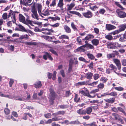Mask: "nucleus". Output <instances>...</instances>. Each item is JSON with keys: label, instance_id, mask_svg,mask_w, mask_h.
<instances>
[{"label": "nucleus", "instance_id": "obj_1", "mask_svg": "<svg viewBox=\"0 0 126 126\" xmlns=\"http://www.w3.org/2000/svg\"><path fill=\"white\" fill-rule=\"evenodd\" d=\"M85 90V91L82 90H80L79 93L85 96H87L89 98H92L95 97L96 95L95 93L99 91V89H96L91 91L90 93H89V90L85 87L83 88Z\"/></svg>", "mask_w": 126, "mask_h": 126}, {"label": "nucleus", "instance_id": "obj_2", "mask_svg": "<svg viewBox=\"0 0 126 126\" xmlns=\"http://www.w3.org/2000/svg\"><path fill=\"white\" fill-rule=\"evenodd\" d=\"M75 4L74 2H72L70 4H68V7L67 8V11H69V13L73 15H76L82 18V16L80 13L78 12L75 11H70L75 6Z\"/></svg>", "mask_w": 126, "mask_h": 126}, {"label": "nucleus", "instance_id": "obj_3", "mask_svg": "<svg viewBox=\"0 0 126 126\" xmlns=\"http://www.w3.org/2000/svg\"><path fill=\"white\" fill-rule=\"evenodd\" d=\"M117 70V68L116 66L113 64H110L109 66V68L107 69L106 73L108 74H110L112 71L116 73V71Z\"/></svg>", "mask_w": 126, "mask_h": 126}, {"label": "nucleus", "instance_id": "obj_4", "mask_svg": "<svg viewBox=\"0 0 126 126\" xmlns=\"http://www.w3.org/2000/svg\"><path fill=\"white\" fill-rule=\"evenodd\" d=\"M116 12L118 16L120 18H124L126 17V13L123 11L119 9H117L116 11Z\"/></svg>", "mask_w": 126, "mask_h": 126}, {"label": "nucleus", "instance_id": "obj_5", "mask_svg": "<svg viewBox=\"0 0 126 126\" xmlns=\"http://www.w3.org/2000/svg\"><path fill=\"white\" fill-rule=\"evenodd\" d=\"M119 54V53L117 51H113V52L108 54H107V57L108 59H112L116 57V56L118 55Z\"/></svg>", "mask_w": 126, "mask_h": 126}, {"label": "nucleus", "instance_id": "obj_6", "mask_svg": "<svg viewBox=\"0 0 126 126\" xmlns=\"http://www.w3.org/2000/svg\"><path fill=\"white\" fill-rule=\"evenodd\" d=\"M82 14L85 17L87 18H91L93 16L92 13L89 10H88L87 12L83 13Z\"/></svg>", "mask_w": 126, "mask_h": 126}, {"label": "nucleus", "instance_id": "obj_7", "mask_svg": "<svg viewBox=\"0 0 126 126\" xmlns=\"http://www.w3.org/2000/svg\"><path fill=\"white\" fill-rule=\"evenodd\" d=\"M63 119L62 118L59 117H54L52 118L51 119H49L45 122V123L46 124H50L51 123L52 121H56L61 120Z\"/></svg>", "mask_w": 126, "mask_h": 126}, {"label": "nucleus", "instance_id": "obj_8", "mask_svg": "<svg viewBox=\"0 0 126 126\" xmlns=\"http://www.w3.org/2000/svg\"><path fill=\"white\" fill-rule=\"evenodd\" d=\"M113 61L117 67L118 70H120L121 68V64L120 60L114 58Z\"/></svg>", "mask_w": 126, "mask_h": 126}, {"label": "nucleus", "instance_id": "obj_9", "mask_svg": "<svg viewBox=\"0 0 126 126\" xmlns=\"http://www.w3.org/2000/svg\"><path fill=\"white\" fill-rule=\"evenodd\" d=\"M120 38L119 39V41L122 42H124L126 41V31L123 34L119 35Z\"/></svg>", "mask_w": 126, "mask_h": 126}, {"label": "nucleus", "instance_id": "obj_10", "mask_svg": "<svg viewBox=\"0 0 126 126\" xmlns=\"http://www.w3.org/2000/svg\"><path fill=\"white\" fill-rule=\"evenodd\" d=\"M116 27L115 26L110 24L106 25V30L110 31L115 29Z\"/></svg>", "mask_w": 126, "mask_h": 126}, {"label": "nucleus", "instance_id": "obj_11", "mask_svg": "<svg viewBox=\"0 0 126 126\" xmlns=\"http://www.w3.org/2000/svg\"><path fill=\"white\" fill-rule=\"evenodd\" d=\"M89 80L79 82L76 83V86H81L83 85H88V83H89Z\"/></svg>", "mask_w": 126, "mask_h": 126}, {"label": "nucleus", "instance_id": "obj_12", "mask_svg": "<svg viewBox=\"0 0 126 126\" xmlns=\"http://www.w3.org/2000/svg\"><path fill=\"white\" fill-rule=\"evenodd\" d=\"M49 91L50 94V99L55 100L56 97V94L54 90L51 88L49 90Z\"/></svg>", "mask_w": 126, "mask_h": 126}, {"label": "nucleus", "instance_id": "obj_13", "mask_svg": "<svg viewBox=\"0 0 126 126\" xmlns=\"http://www.w3.org/2000/svg\"><path fill=\"white\" fill-rule=\"evenodd\" d=\"M94 38V36L93 34H88L83 39V40L84 41H86L88 42L91 39H93Z\"/></svg>", "mask_w": 126, "mask_h": 126}, {"label": "nucleus", "instance_id": "obj_14", "mask_svg": "<svg viewBox=\"0 0 126 126\" xmlns=\"http://www.w3.org/2000/svg\"><path fill=\"white\" fill-rule=\"evenodd\" d=\"M85 44L84 45V46H85V47L88 48V49H94V46L91 44H89L88 41H84Z\"/></svg>", "mask_w": 126, "mask_h": 126}, {"label": "nucleus", "instance_id": "obj_15", "mask_svg": "<svg viewBox=\"0 0 126 126\" xmlns=\"http://www.w3.org/2000/svg\"><path fill=\"white\" fill-rule=\"evenodd\" d=\"M32 0H19L20 3L23 5H29L28 3H30Z\"/></svg>", "mask_w": 126, "mask_h": 126}, {"label": "nucleus", "instance_id": "obj_16", "mask_svg": "<svg viewBox=\"0 0 126 126\" xmlns=\"http://www.w3.org/2000/svg\"><path fill=\"white\" fill-rule=\"evenodd\" d=\"M45 54L43 56V58L44 60H47V57L49 60L51 61L53 60V58L49 53L47 52H45Z\"/></svg>", "mask_w": 126, "mask_h": 126}, {"label": "nucleus", "instance_id": "obj_17", "mask_svg": "<svg viewBox=\"0 0 126 126\" xmlns=\"http://www.w3.org/2000/svg\"><path fill=\"white\" fill-rule=\"evenodd\" d=\"M36 6L37 8L38 11L39 15L42 17H43V16L41 15V11L42 8V5L41 4L37 3L36 4Z\"/></svg>", "mask_w": 126, "mask_h": 126}, {"label": "nucleus", "instance_id": "obj_18", "mask_svg": "<svg viewBox=\"0 0 126 126\" xmlns=\"http://www.w3.org/2000/svg\"><path fill=\"white\" fill-rule=\"evenodd\" d=\"M65 113V111H59L56 112L55 113H52V115L55 117H59V116H57L58 115H64Z\"/></svg>", "mask_w": 126, "mask_h": 126}, {"label": "nucleus", "instance_id": "obj_19", "mask_svg": "<svg viewBox=\"0 0 126 126\" xmlns=\"http://www.w3.org/2000/svg\"><path fill=\"white\" fill-rule=\"evenodd\" d=\"M19 20L20 21L24 24H26V22L25 21V18L21 14H19Z\"/></svg>", "mask_w": 126, "mask_h": 126}, {"label": "nucleus", "instance_id": "obj_20", "mask_svg": "<svg viewBox=\"0 0 126 126\" xmlns=\"http://www.w3.org/2000/svg\"><path fill=\"white\" fill-rule=\"evenodd\" d=\"M31 12L33 13V14L32 15V17L34 18H35L37 20H38L39 16L37 13V11L36 10L33 11H31Z\"/></svg>", "mask_w": 126, "mask_h": 126}, {"label": "nucleus", "instance_id": "obj_21", "mask_svg": "<svg viewBox=\"0 0 126 126\" xmlns=\"http://www.w3.org/2000/svg\"><path fill=\"white\" fill-rule=\"evenodd\" d=\"M104 100L106 102L111 104L113 103L115 101V99L114 97L110 98L109 99H104Z\"/></svg>", "mask_w": 126, "mask_h": 126}, {"label": "nucleus", "instance_id": "obj_22", "mask_svg": "<svg viewBox=\"0 0 126 126\" xmlns=\"http://www.w3.org/2000/svg\"><path fill=\"white\" fill-rule=\"evenodd\" d=\"M119 29L118 30L120 32L125 30L126 28V23L123 24L119 27Z\"/></svg>", "mask_w": 126, "mask_h": 126}, {"label": "nucleus", "instance_id": "obj_23", "mask_svg": "<svg viewBox=\"0 0 126 126\" xmlns=\"http://www.w3.org/2000/svg\"><path fill=\"white\" fill-rule=\"evenodd\" d=\"M63 0H59L57 4V6L60 8L61 10H63V8L64 4L63 2Z\"/></svg>", "mask_w": 126, "mask_h": 126}, {"label": "nucleus", "instance_id": "obj_24", "mask_svg": "<svg viewBox=\"0 0 126 126\" xmlns=\"http://www.w3.org/2000/svg\"><path fill=\"white\" fill-rule=\"evenodd\" d=\"M93 75V74L92 72H88L85 74V77L87 79H91L92 78Z\"/></svg>", "mask_w": 126, "mask_h": 126}, {"label": "nucleus", "instance_id": "obj_25", "mask_svg": "<svg viewBox=\"0 0 126 126\" xmlns=\"http://www.w3.org/2000/svg\"><path fill=\"white\" fill-rule=\"evenodd\" d=\"M99 40L97 39H94L92 40L91 43L93 46H97L99 44Z\"/></svg>", "mask_w": 126, "mask_h": 126}, {"label": "nucleus", "instance_id": "obj_26", "mask_svg": "<svg viewBox=\"0 0 126 126\" xmlns=\"http://www.w3.org/2000/svg\"><path fill=\"white\" fill-rule=\"evenodd\" d=\"M34 85V87L36 88H40L42 86V84L40 81H37Z\"/></svg>", "mask_w": 126, "mask_h": 126}, {"label": "nucleus", "instance_id": "obj_27", "mask_svg": "<svg viewBox=\"0 0 126 126\" xmlns=\"http://www.w3.org/2000/svg\"><path fill=\"white\" fill-rule=\"evenodd\" d=\"M85 111V115L86 114L90 115L91 114L92 111V108L91 107H88L86 109Z\"/></svg>", "mask_w": 126, "mask_h": 126}, {"label": "nucleus", "instance_id": "obj_28", "mask_svg": "<svg viewBox=\"0 0 126 126\" xmlns=\"http://www.w3.org/2000/svg\"><path fill=\"white\" fill-rule=\"evenodd\" d=\"M77 112L79 115H85V110H83L82 109H79L77 111Z\"/></svg>", "mask_w": 126, "mask_h": 126}, {"label": "nucleus", "instance_id": "obj_29", "mask_svg": "<svg viewBox=\"0 0 126 126\" xmlns=\"http://www.w3.org/2000/svg\"><path fill=\"white\" fill-rule=\"evenodd\" d=\"M64 29L65 32L67 33H70L71 32L70 28L66 25H64Z\"/></svg>", "mask_w": 126, "mask_h": 126}, {"label": "nucleus", "instance_id": "obj_30", "mask_svg": "<svg viewBox=\"0 0 126 126\" xmlns=\"http://www.w3.org/2000/svg\"><path fill=\"white\" fill-rule=\"evenodd\" d=\"M107 48L111 49H114L113 45V42H110L107 45Z\"/></svg>", "mask_w": 126, "mask_h": 126}, {"label": "nucleus", "instance_id": "obj_31", "mask_svg": "<svg viewBox=\"0 0 126 126\" xmlns=\"http://www.w3.org/2000/svg\"><path fill=\"white\" fill-rule=\"evenodd\" d=\"M83 124L84 126H97L96 122H93L89 124H87L85 123Z\"/></svg>", "mask_w": 126, "mask_h": 126}, {"label": "nucleus", "instance_id": "obj_32", "mask_svg": "<svg viewBox=\"0 0 126 126\" xmlns=\"http://www.w3.org/2000/svg\"><path fill=\"white\" fill-rule=\"evenodd\" d=\"M78 94H75L74 100V102L76 103L79 102L80 101V98H78Z\"/></svg>", "mask_w": 126, "mask_h": 126}, {"label": "nucleus", "instance_id": "obj_33", "mask_svg": "<svg viewBox=\"0 0 126 126\" xmlns=\"http://www.w3.org/2000/svg\"><path fill=\"white\" fill-rule=\"evenodd\" d=\"M92 4L91 3H89V8L92 10L94 11L95 10L97 9L98 8V6H97L96 5L92 6Z\"/></svg>", "mask_w": 126, "mask_h": 126}, {"label": "nucleus", "instance_id": "obj_34", "mask_svg": "<svg viewBox=\"0 0 126 126\" xmlns=\"http://www.w3.org/2000/svg\"><path fill=\"white\" fill-rule=\"evenodd\" d=\"M113 45L114 49L118 48L121 47V45L118 42H113Z\"/></svg>", "mask_w": 126, "mask_h": 126}, {"label": "nucleus", "instance_id": "obj_35", "mask_svg": "<svg viewBox=\"0 0 126 126\" xmlns=\"http://www.w3.org/2000/svg\"><path fill=\"white\" fill-rule=\"evenodd\" d=\"M117 108L118 111H119L123 113L124 115L126 116V112H125L124 109L120 107H118Z\"/></svg>", "mask_w": 126, "mask_h": 126}, {"label": "nucleus", "instance_id": "obj_36", "mask_svg": "<svg viewBox=\"0 0 126 126\" xmlns=\"http://www.w3.org/2000/svg\"><path fill=\"white\" fill-rule=\"evenodd\" d=\"M87 55L89 59L91 60H93L95 59L94 56L91 54L88 53Z\"/></svg>", "mask_w": 126, "mask_h": 126}, {"label": "nucleus", "instance_id": "obj_37", "mask_svg": "<svg viewBox=\"0 0 126 126\" xmlns=\"http://www.w3.org/2000/svg\"><path fill=\"white\" fill-rule=\"evenodd\" d=\"M81 37L80 36H79L76 39V41L78 42L79 44V45H82L83 44L82 43V41H81Z\"/></svg>", "mask_w": 126, "mask_h": 126}, {"label": "nucleus", "instance_id": "obj_38", "mask_svg": "<svg viewBox=\"0 0 126 126\" xmlns=\"http://www.w3.org/2000/svg\"><path fill=\"white\" fill-rule=\"evenodd\" d=\"M16 15L15 14V13L14 12H13L12 14V16L11 17L12 19V21L13 23H14L16 22Z\"/></svg>", "mask_w": 126, "mask_h": 126}, {"label": "nucleus", "instance_id": "obj_39", "mask_svg": "<svg viewBox=\"0 0 126 126\" xmlns=\"http://www.w3.org/2000/svg\"><path fill=\"white\" fill-rule=\"evenodd\" d=\"M25 44L26 45H37V43L34 42H26L25 43Z\"/></svg>", "mask_w": 126, "mask_h": 126}, {"label": "nucleus", "instance_id": "obj_40", "mask_svg": "<svg viewBox=\"0 0 126 126\" xmlns=\"http://www.w3.org/2000/svg\"><path fill=\"white\" fill-rule=\"evenodd\" d=\"M90 2V0H85L83 1L82 3V4L83 5H85V6L88 5H89V2Z\"/></svg>", "mask_w": 126, "mask_h": 126}, {"label": "nucleus", "instance_id": "obj_41", "mask_svg": "<svg viewBox=\"0 0 126 126\" xmlns=\"http://www.w3.org/2000/svg\"><path fill=\"white\" fill-rule=\"evenodd\" d=\"M93 79L95 80L97 79L100 77V75L98 73L94 74L93 75Z\"/></svg>", "mask_w": 126, "mask_h": 126}, {"label": "nucleus", "instance_id": "obj_42", "mask_svg": "<svg viewBox=\"0 0 126 126\" xmlns=\"http://www.w3.org/2000/svg\"><path fill=\"white\" fill-rule=\"evenodd\" d=\"M104 87V85L103 83H100L97 86L98 89H103Z\"/></svg>", "mask_w": 126, "mask_h": 126}, {"label": "nucleus", "instance_id": "obj_43", "mask_svg": "<svg viewBox=\"0 0 126 126\" xmlns=\"http://www.w3.org/2000/svg\"><path fill=\"white\" fill-rule=\"evenodd\" d=\"M105 38L109 41L112 40L113 39L112 36L110 35H108L106 36Z\"/></svg>", "mask_w": 126, "mask_h": 126}, {"label": "nucleus", "instance_id": "obj_44", "mask_svg": "<svg viewBox=\"0 0 126 126\" xmlns=\"http://www.w3.org/2000/svg\"><path fill=\"white\" fill-rule=\"evenodd\" d=\"M100 81H102L103 83H106L108 80V79L104 77H102L100 79Z\"/></svg>", "mask_w": 126, "mask_h": 126}, {"label": "nucleus", "instance_id": "obj_45", "mask_svg": "<svg viewBox=\"0 0 126 126\" xmlns=\"http://www.w3.org/2000/svg\"><path fill=\"white\" fill-rule=\"evenodd\" d=\"M41 15H43L45 16H47L49 15H50V13L48 11V10L47 9L44 12V13H41Z\"/></svg>", "mask_w": 126, "mask_h": 126}, {"label": "nucleus", "instance_id": "obj_46", "mask_svg": "<svg viewBox=\"0 0 126 126\" xmlns=\"http://www.w3.org/2000/svg\"><path fill=\"white\" fill-rule=\"evenodd\" d=\"M18 26L21 31L22 32H26L27 31L25 28L21 25H19Z\"/></svg>", "mask_w": 126, "mask_h": 126}, {"label": "nucleus", "instance_id": "obj_47", "mask_svg": "<svg viewBox=\"0 0 126 126\" xmlns=\"http://www.w3.org/2000/svg\"><path fill=\"white\" fill-rule=\"evenodd\" d=\"M114 3L115 5H116L117 6L120 8L122 10H124V8L119 3V2L117 1H115Z\"/></svg>", "mask_w": 126, "mask_h": 126}, {"label": "nucleus", "instance_id": "obj_48", "mask_svg": "<svg viewBox=\"0 0 126 126\" xmlns=\"http://www.w3.org/2000/svg\"><path fill=\"white\" fill-rule=\"evenodd\" d=\"M114 88L115 90L119 91H121L124 90V88L120 86L119 87H115Z\"/></svg>", "mask_w": 126, "mask_h": 126}, {"label": "nucleus", "instance_id": "obj_49", "mask_svg": "<svg viewBox=\"0 0 126 126\" xmlns=\"http://www.w3.org/2000/svg\"><path fill=\"white\" fill-rule=\"evenodd\" d=\"M69 38V37L65 35H63L59 37V39H68Z\"/></svg>", "mask_w": 126, "mask_h": 126}, {"label": "nucleus", "instance_id": "obj_50", "mask_svg": "<svg viewBox=\"0 0 126 126\" xmlns=\"http://www.w3.org/2000/svg\"><path fill=\"white\" fill-rule=\"evenodd\" d=\"M72 64L70 63H69V68L68 69V72L70 73L72 70Z\"/></svg>", "mask_w": 126, "mask_h": 126}, {"label": "nucleus", "instance_id": "obj_51", "mask_svg": "<svg viewBox=\"0 0 126 126\" xmlns=\"http://www.w3.org/2000/svg\"><path fill=\"white\" fill-rule=\"evenodd\" d=\"M71 26L72 28L74 30H78V29L76 26V25L74 24L73 22L71 23Z\"/></svg>", "mask_w": 126, "mask_h": 126}, {"label": "nucleus", "instance_id": "obj_52", "mask_svg": "<svg viewBox=\"0 0 126 126\" xmlns=\"http://www.w3.org/2000/svg\"><path fill=\"white\" fill-rule=\"evenodd\" d=\"M117 95V92L115 91H113L110 93H109V95L114 96H116Z\"/></svg>", "mask_w": 126, "mask_h": 126}, {"label": "nucleus", "instance_id": "obj_53", "mask_svg": "<svg viewBox=\"0 0 126 126\" xmlns=\"http://www.w3.org/2000/svg\"><path fill=\"white\" fill-rule=\"evenodd\" d=\"M79 60L80 61H82L85 63H89V61H86L84 58L82 57H79Z\"/></svg>", "mask_w": 126, "mask_h": 126}, {"label": "nucleus", "instance_id": "obj_54", "mask_svg": "<svg viewBox=\"0 0 126 126\" xmlns=\"http://www.w3.org/2000/svg\"><path fill=\"white\" fill-rule=\"evenodd\" d=\"M35 2H34L33 4V5L31 7V11L37 10L35 8Z\"/></svg>", "mask_w": 126, "mask_h": 126}, {"label": "nucleus", "instance_id": "obj_55", "mask_svg": "<svg viewBox=\"0 0 126 126\" xmlns=\"http://www.w3.org/2000/svg\"><path fill=\"white\" fill-rule=\"evenodd\" d=\"M98 83V81H94L92 82V83H88V86H93L94 85H95L97 84Z\"/></svg>", "mask_w": 126, "mask_h": 126}, {"label": "nucleus", "instance_id": "obj_56", "mask_svg": "<svg viewBox=\"0 0 126 126\" xmlns=\"http://www.w3.org/2000/svg\"><path fill=\"white\" fill-rule=\"evenodd\" d=\"M44 116L47 118H51V114L50 113L45 114H44Z\"/></svg>", "mask_w": 126, "mask_h": 126}, {"label": "nucleus", "instance_id": "obj_57", "mask_svg": "<svg viewBox=\"0 0 126 126\" xmlns=\"http://www.w3.org/2000/svg\"><path fill=\"white\" fill-rule=\"evenodd\" d=\"M24 38L28 39L29 37L27 34L22 35L19 38L20 39H22Z\"/></svg>", "mask_w": 126, "mask_h": 126}, {"label": "nucleus", "instance_id": "obj_58", "mask_svg": "<svg viewBox=\"0 0 126 126\" xmlns=\"http://www.w3.org/2000/svg\"><path fill=\"white\" fill-rule=\"evenodd\" d=\"M29 17L28 15H27V17L26 19V20L27 22L30 24L31 25L33 26V25L32 24V23L31 21L29 20Z\"/></svg>", "mask_w": 126, "mask_h": 126}, {"label": "nucleus", "instance_id": "obj_59", "mask_svg": "<svg viewBox=\"0 0 126 126\" xmlns=\"http://www.w3.org/2000/svg\"><path fill=\"white\" fill-rule=\"evenodd\" d=\"M98 12L99 13L103 15L106 12V11L105 10L102 8L100 9Z\"/></svg>", "mask_w": 126, "mask_h": 126}, {"label": "nucleus", "instance_id": "obj_60", "mask_svg": "<svg viewBox=\"0 0 126 126\" xmlns=\"http://www.w3.org/2000/svg\"><path fill=\"white\" fill-rule=\"evenodd\" d=\"M4 112L6 115H8L10 113V110L8 109L7 108H5L4 109Z\"/></svg>", "mask_w": 126, "mask_h": 126}, {"label": "nucleus", "instance_id": "obj_61", "mask_svg": "<svg viewBox=\"0 0 126 126\" xmlns=\"http://www.w3.org/2000/svg\"><path fill=\"white\" fill-rule=\"evenodd\" d=\"M59 107L62 109H65L67 108L68 106L67 105H61L59 106Z\"/></svg>", "mask_w": 126, "mask_h": 126}, {"label": "nucleus", "instance_id": "obj_62", "mask_svg": "<svg viewBox=\"0 0 126 126\" xmlns=\"http://www.w3.org/2000/svg\"><path fill=\"white\" fill-rule=\"evenodd\" d=\"M119 32H119V31H118V30L111 32L110 33V34H113V35H115L116 34H118Z\"/></svg>", "mask_w": 126, "mask_h": 126}, {"label": "nucleus", "instance_id": "obj_63", "mask_svg": "<svg viewBox=\"0 0 126 126\" xmlns=\"http://www.w3.org/2000/svg\"><path fill=\"white\" fill-rule=\"evenodd\" d=\"M84 45L79 47L77 49V50L78 51H81L84 50L83 48H84L85 46H84Z\"/></svg>", "mask_w": 126, "mask_h": 126}, {"label": "nucleus", "instance_id": "obj_64", "mask_svg": "<svg viewBox=\"0 0 126 126\" xmlns=\"http://www.w3.org/2000/svg\"><path fill=\"white\" fill-rule=\"evenodd\" d=\"M122 64L124 66H126V59H124L121 61Z\"/></svg>", "mask_w": 126, "mask_h": 126}]
</instances>
